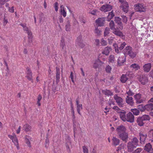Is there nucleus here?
I'll list each match as a JSON object with an SVG mask.
<instances>
[{
    "mask_svg": "<svg viewBox=\"0 0 153 153\" xmlns=\"http://www.w3.org/2000/svg\"><path fill=\"white\" fill-rule=\"evenodd\" d=\"M126 130L125 127L123 125L118 126L116 129L119 137L125 143L127 142L128 138V134Z\"/></svg>",
    "mask_w": 153,
    "mask_h": 153,
    "instance_id": "nucleus-1",
    "label": "nucleus"
},
{
    "mask_svg": "<svg viewBox=\"0 0 153 153\" xmlns=\"http://www.w3.org/2000/svg\"><path fill=\"white\" fill-rule=\"evenodd\" d=\"M139 140L136 137H134L132 139L131 141L128 142L127 144L128 151L131 152L134 151V149L138 146V143Z\"/></svg>",
    "mask_w": 153,
    "mask_h": 153,
    "instance_id": "nucleus-2",
    "label": "nucleus"
},
{
    "mask_svg": "<svg viewBox=\"0 0 153 153\" xmlns=\"http://www.w3.org/2000/svg\"><path fill=\"white\" fill-rule=\"evenodd\" d=\"M149 120L150 117L148 115H143L142 116L138 117L137 118L136 122L138 126H141L144 125V121Z\"/></svg>",
    "mask_w": 153,
    "mask_h": 153,
    "instance_id": "nucleus-3",
    "label": "nucleus"
},
{
    "mask_svg": "<svg viewBox=\"0 0 153 153\" xmlns=\"http://www.w3.org/2000/svg\"><path fill=\"white\" fill-rule=\"evenodd\" d=\"M132 48L130 46H128L124 50L125 54L128 55L131 58H133L136 56V54L133 52L132 51Z\"/></svg>",
    "mask_w": 153,
    "mask_h": 153,
    "instance_id": "nucleus-4",
    "label": "nucleus"
},
{
    "mask_svg": "<svg viewBox=\"0 0 153 153\" xmlns=\"http://www.w3.org/2000/svg\"><path fill=\"white\" fill-rule=\"evenodd\" d=\"M139 136L140 137V142L141 144L142 143H144L145 141L148 139V134H146L142 132H141L139 133Z\"/></svg>",
    "mask_w": 153,
    "mask_h": 153,
    "instance_id": "nucleus-5",
    "label": "nucleus"
},
{
    "mask_svg": "<svg viewBox=\"0 0 153 153\" xmlns=\"http://www.w3.org/2000/svg\"><path fill=\"white\" fill-rule=\"evenodd\" d=\"M121 20V19L119 17H115L114 18V21L117 24V28L122 30L123 28V24Z\"/></svg>",
    "mask_w": 153,
    "mask_h": 153,
    "instance_id": "nucleus-6",
    "label": "nucleus"
},
{
    "mask_svg": "<svg viewBox=\"0 0 153 153\" xmlns=\"http://www.w3.org/2000/svg\"><path fill=\"white\" fill-rule=\"evenodd\" d=\"M114 98L119 106L120 107L123 106V99L122 98L118 96L117 94L114 95Z\"/></svg>",
    "mask_w": 153,
    "mask_h": 153,
    "instance_id": "nucleus-7",
    "label": "nucleus"
},
{
    "mask_svg": "<svg viewBox=\"0 0 153 153\" xmlns=\"http://www.w3.org/2000/svg\"><path fill=\"white\" fill-rule=\"evenodd\" d=\"M82 36H79L77 37L76 42V46H78L81 48H83L85 46V44L82 42Z\"/></svg>",
    "mask_w": 153,
    "mask_h": 153,
    "instance_id": "nucleus-8",
    "label": "nucleus"
},
{
    "mask_svg": "<svg viewBox=\"0 0 153 153\" xmlns=\"http://www.w3.org/2000/svg\"><path fill=\"white\" fill-rule=\"evenodd\" d=\"M134 116L131 112H129L126 114V121L129 122L131 123L134 122Z\"/></svg>",
    "mask_w": 153,
    "mask_h": 153,
    "instance_id": "nucleus-9",
    "label": "nucleus"
},
{
    "mask_svg": "<svg viewBox=\"0 0 153 153\" xmlns=\"http://www.w3.org/2000/svg\"><path fill=\"white\" fill-rule=\"evenodd\" d=\"M134 9L136 11L141 12L145 11L144 8L142 4H136L134 5Z\"/></svg>",
    "mask_w": 153,
    "mask_h": 153,
    "instance_id": "nucleus-10",
    "label": "nucleus"
},
{
    "mask_svg": "<svg viewBox=\"0 0 153 153\" xmlns=\"http://www.w3.org/2000/svg\"><path fill=\"white\" fill-rule=\"evenodd\" d=\"M112 9V6L109 4H106L102 6L100 8V10L104 12L109 11Z\"/></svg>",
    "mask_w": 153,
    "mask_h": 153,
    "instance_id": "nucleus-11",
    "label": "nucleus"
},
{
    "mask_svg": "<svg viewBox=\"0 0 153 153\" xmlns=\"http://www.w3.org/2000/svg\"><path fill=\"white\" fill-rule=\"evenodd\" d=\"M139 81L143 85H145L148 81V79L146 76L142 75H140L138 78Z\"/></svg>",
    "mask_w": 153,
    "mask_h": 153,
    "instance_id": "nucleus-12",
    "label": "nucleus"
},
{
    "mask_svg": "<svg viewBox=\"0 0 153 153\" xmlns=\"http://www.w3.org/2000/svg\"><path fill=\"white\" fill-rule=\"evenodd\" d=\"M120 6L121 8L125 12L127 13L128 10L129 6L128 3L126 1L122 3Z\"/></svg>",
    "mask_w": 153,
    "mask_h": 153,
    "instance_id": "nucleus-13",
    "label": "nucleus"
},
{
    "mask_svg": "<svg viewBox=\"0 0 153 153\" xmlns=\"http://www.w3.org/2000/svg\"><path fill=\"white\" fill-rule=\"evenodd\" d=\"M144 150L148 153H153V148L150 143L146 144L144 147Z\"/></svg>",
    "mask_w": 153,
    "mask_h": 153,
    "instance_id": "nucleus-14",
    "label": "nucleus"
},
{
    "mask_svg": "<svg viewBox=\"0 0 153 153\" xmlns=\"http://www.w3.org/2000/svg\"><path fill=\"white\" fill-rule=\"evenodd\" d=\"M105 17L99 18L96 20V22L98 26H103L104 25L105 20Z\"/></svg>",
    "mask_w": 153,
    "mask_h": 153,
    "instance_id": "nucleus-15",
    "label": "nucleus"
},
{
    "mask_svg": "<svg viewBox=\"0 0 153 153\" xmlns=\"http://www.w3.org/2000/svg\"><path fill=\"white\" fill-rule=\"evenodd\" d=\"M27 71V76H26L28 80L31 81L32 83H33V81L32 79V73L31 70L28 68H26Z\"/></svg>",
    "mask_w": 153,
    "mask_h": 153,
    "instance_id": "nucleus-16",
    "label": "nucleus"
},
{
    "mask_svg": "<svg viewBox=\"0 0 153 153\" xmlns=\"http://www.w3.org/2000/svg\"><path fill=\"white\" fill-rule=\"evenodd\" d=\"M8 137L12 140V142L14 143L16 146L19 145L18 139L15 134H14L13 136L9 135Z\"/></svg>",
    "mask_w": 153,
    "mask_h": 153,
    "instance_id": "nucleus-17",
    "label": "nucleus"
},
{
    "mask_svg": "<svg viewBox=\"0 0 153 153\" xmlns=\"http://www.w3.org/2000/svg\"><path fill=\"white\" fill-rule=\"evenodd\" d=\"M141 94H137L134 96V97L136 100V103L137 104L143 102V100L140 99Z\"/></svg>",
    "mask_w": 153,
    "mask_h": 153,
    "instance_id": "nucleus-18",
    "label": "nucleus"
},
{
    "mask_svg": "<svg viewBox=\"0 0 153 153\" xmlns=\"http://www.w3.org/2000/svg\"><path fill=\"white\" fill-rule=\"evenodd\" d=\"M117 28H114L113 33L116 35L123 38L125 37V35L123 34L122 32L117 30Z\"/></svg>",
    "mask_w": 153,
    "mask_h": 153,
    "instance_id": "nucleus-19",
    "label": "nucleus"
},
{
    "mask_svg": "<svg viewBox=\"0 0 153 153\" xmlns=\"http://www.w3.org/2000/svg\"><path fill=\"white\" fill-rule=\"evenodd\" d=\"M125 61V58L124 59L122 57H119L117 60V65L120 66L123 65Z\"/></svg>",
    "mask_w": 153,
    "mask_h": 153,
    "instance_id": "nucleus-20",
    "label": "nucleus"
},
{
    "mask_svg": "<svg viewBox=\"0 0 153 153\" xmlns=\"http://www.w3.org/2000/svg\"><path fill=\"white\" fill-rule=\"evenodd\" d=\"M151 67V65L150 63L146 64L143 66V68L144 71L147 72H149L150 70Z\"/></svg>",
    "mask_w": 153,
    "mask_h": 153,
    "instance_id": "nucleus-21",
    "label": "nucleus"
},
{
    "mask_svg": "<svg viewBox=\"0 0 153 153\" xmlns=\"http://www.w3.org/2000/svg\"><path fill=\"white\" fill-rule=\"evenodd\" d=\"M126 102L131 105H132L134 103L133 101V98L132 97H130L129 96H128L126 98Z\"/></svg>",
    "mask_w": 153,
    "mask_h": 153,
    "instance_id": "nucleus-22",
    "label": "nucleus"
},
{
    "mask_svg": "<svg viewBox=\"0 0 153 153\" xmlns=\"http://www.w3.org/2000/svg\"><path fill=\"white\" fill-rule=\"evenodd\" d=\"M147 139L152 142H153V130H150L148 133Z\"/></svg>",
    "mask_w": 153,
    "mask_h": 153,
    "instance_id": "nucleus-23",
    "label": "nucleus"
},
{
    "mask_svg": "<svg viewBox=\"0 0 153 153\" xmlns=\"http://www.w3.org/2000/svg\"><path fill=\"white\" fill-rule=\"evenodd\" d=\"M120 114V117L121 119L123 121H126V111H120L119 112Z\"/></svg>",
    "mask_w": 153,
    "mask_h": 153,
    "instance_id": "nucleus-24",
    "label": "nucleus"
},
{
    "mask_svg": "<svg viewBox=\"0 0 153 153\" xmlns=\"http://www.w3.org/2000/svg\"><path fill=\"white\" fill-rule=\"evenodd\" d=\"M111 48L110 47H107L105 48L104 51L102 52V53L108 56V54L109 53L110 51H111Z\"/></svg>",
    "mask_w": 153,
    "mask_h": 153,
    "instance_id": "nucleus-25",
    "label": "nucleus"
},
{
    "mask_svg": "<svg viewBox=\"0 0 153 153\" xmlns=\"http://www.w3.org/2000/svg\"><path fill=\"white\" fill-rule=\"evenodd\" d=\"M102 92L105 95L108 96H111L113 95V93L110 90L108 89H105V90H102Z\"/></svg>",
    "mask_w": 153,
    "mask_h": 153,
    "instance_id": "nucleus-26",
    "label": "nucleus"
},
{
    "mask_svg": "<svg viewBox=\"0 0 153 153\" xmlns=\"http://www.w3.org/2000/svg\"><path fill=\"white\" fill-rule=\"evenodd\" d=\"M146 110L147 111H149L153 110V105L151 103H149L145 105Z\"/></svg>",
    "mask_w": 153,
    "mask_h": 153,
    "instance_id": "nucleus-27",
    "label": "nucleus"
},
{
    "mask_svg": "<svg viewBox=\"0 0 153 153\" xmlns=\"http://www.w3.org/2000/svg\"><path fill=\"white\" fill-rule=\"evenodd\" d=\"M60 47L62 48V50L65 51V45L64 39H62L60 44Z\"/></svg>",
    "mask_w": 153,
    "mask_h": 153,
    "instance_id": "nucleus-28",
    "label": "nucleus"
},
{
    "mask_svg": "<svg viewBox=\"0 0 153 153\" xmlns=\"http://www.w3.org/2000/svg\"><path fill=\"white\" fill-rule=\"evenodd\" d=\"M127 75H126L123 74L121 76L120 79V81L122 83H125L127 80L128 79V78L127 77Z\"/></svg>",
    "mask_w": 153,
    "mask_h": 153,
    "instance_id": "nucleus-29",
    "label": "nucleus"
},
{
    "mask_svg": "<svg viewBox=\"0 0 153 153\" xmlns=\"http://www.w3.org/2000/svg\"><path fill=\"white\" fill-rule=\"evenodd\" d=\"M112 140L113 144L114 146H116L118 145L120 143V140L116 137H113Z\"/></svg>",
    "mask_w": 153,
    "mask_h": 153,
    "instance_id": "nucleus-30",
    "label": "nucleus"
},
{
    "mask_svg": "<svg viewBox=\"0 0 153 153\" xmlns=\"http://www.w3.org/2000/svg\"><path fill=\"white\" fill-rule=\"evenodd\" d=\"M138 110L141 112H143L146 110L145 105L143 104H141L138 105L137 106Z\"/></svg>",
    "mask_w": 153,
    "mask_h": 153,
    "instance_id": "nucleus-31",
    "label": "nucleus"
},
{
    "mask_svg": "<svg viewBox=\"0 0 153 153\" xmlns=\"http://www.w3.org/2000/svg\"><path fill=\"white\" fill-rule=\"evenodd\" d=\"M70 22L69 20H68L65 25V30L66 31H69L70 30Z\"/></svg>",
    "mask_w": 153,
    "mask_h": 153,
    "instance_id": "nucleus-32",
    "label": "nucleus"
},
{
    "mask_svg": "<svg viewBox=\"0 0 153 153\" xmlns=\"http://www.w3.org/2000/svg\"><path fill=\"white\" fill-rule=\"evenodd\" d=\"M114 16V15L113 12V11L108 13V14L107 17L108 21H110Z\"/></svg>",
    "mask_w": 153,
    "mask_h": 153,
    "instance_id": "nucleus-33",
    "label": "nucleus"
},
{
    "mask_svg": "<svg viewBox=\"0 0 153 153\" xmlns=\"http://www.w3.org/2000/svg\"><path fill=\"white\" fill-rule=\"evenodd\" d=\"M24 129L26 132L30 131L31 129V127L28 124H26L23 127Z\"/></svg>",
    "mask_w": 153,
    "mask_h": 153,
    "instance_id": "nucleus-34",
    "label": "nucleus"
},
{
    "mask_svg": "<svg viewBox=\"0 0 153 153\" xmlns=\"http://www.w3.org/2000/svg\"><path fill=\"white\" fill-rule=\"evenodd\" d=\"M131 111L133 113L134 115H138L140 113L139 111L136 108L131 109Z\"/></svg>",
    "mask_w": 153,
    "mask_h": 153,
    "instance_id": "nucleus-35",
    "label": "nucleus"
},
{
    "mask_svg": "<svg viewBox=\"0 0 153 153\" xmlns=\"http://www.w3.org/2000/svg\"><path fill=\"white\" fill-rule=\"evenodd\" d=\"M125 147V146L124 144H121L118 148V149L117 150V151L119 152L120 150V152H122V151H123V149Z\"/></svg>",
    "mask_w": 153,
    "mask_h": 153,
    "instance_id": "nucleus-36",
    "label": "nucleus"
},
{
    "mask_svg": "<svg viewBox=\"0 0 153 153\" xmlns=\"http://www.w3.org/2000/svg\"><path fill=\"white\" fill-rule=\"evenodd\" d=\"M130 67L131 68H133L135 69V70H137L140 68V66L137 64L135 63L132 64L131 65Z\"/></svg>",
    "mask_w": 153,
    "mask_h": 153,
    "instance_id": "nucleus-37",
    "label": "nucleus"
},
{
    "mask_svg": "<svg viewBox=\"0 0 153 153\" xmlns=\"http://www.w3.org/2000/svg\"><path fill=\"white\" fill-rule=\"evenodd\" d=\"M115 25L114 21L113 20H111L109 23V26L111 29L114 30Z\"/></svg>",
    "mask_w": 153,
    "mask_h": 153,
    "instance_id": "nucleus-38",
    "label": "nucleus"
},
{
    "mask_svg": "<svg viewBox=\"0 0 153 153\" xmlns=\"http://www.w3.org/2000/svg\"><path fill=\"white\" fill-rule=\"evenodd\" d=\"M82 109V104L78 105L77 106V111L78 114L80 115H81V113H80V109Z\"/></svg>",
    "mask_w": 153,
    "mask_h": 153,
    "instance_id": "nucleus-39",
    "label": "nucleus"
},
{
    "mask_svg": "<svg viewBox=\"0 0 153 153\" xmlns=\"http://www.w3.org/2000/svg\"><path fill=\"white\" fill-rule=\"evenodd\" d=\"M25 141L27 146L29 147H31L30 142L28 139L27 138V136H26L25 137Z\"/></svg>",
    "mask_w": 153,
    "mask_h": 153,
    "instance_id": "nucleus-40",
    "label": "nucleus"
},
{
    "mask_svg": "<svg viewBox=\"0 0 153 153\" xmlns=\"http://www.w3.org/2000/svg\"><path fill=\"white\" fill-rule=\"evenodd\" d=\"M126 45V43L125 42H123V43L121 44L120 46H118V53H119V50L120 51L122 50L124 48V47Z\"/></svg>",
    "mask_w": 153,
    "mask_h": 153,
    "instance_id": "nucleus-41",
    "label": "nucleus"
},
{
    "mask_svg": "<svg viewBox=\"0 0 153 153\" xmlns=\"http://www.w3.org/2000/svg\"><path fill=\"white\" fill-rule=\"evenodd\" d=\"M33 45L32 39H28V43L26 44L25 45V46H31Z\"/></svg>",
    "mask_w": 153,
    "mask_h": 153,
    "instance_id": "nucleus-42",
    "label": "nucleus"
},
{
    "mask_svg": "<svg viewBox=\"0 0 153 153\" xmlns=\"http://www.w3.org/2000/svg\"><path fill=\"white\" fill-rule=\"evenodd\" d=\"M57 84H56V85H55L54 84V81L53 82V84L52 85V90L53 91V92H55L56 91H58L57 90Z\"/></svg>",
    "mask_w": 153,
    "mask_h": 153,
    "instance_id": "nucleus-43",
    "label": "nucleus"
},
{
    "mask_svg": "<svg viewBox=\"0 0 153 153\" xmlns=\"http://www.w3.org/2000/svg\"><path fill=\"white\" fill-rule=\"evenodd\" d=\"M142 149L139 148L137 149L134 151H133V153H143L142 152Z\"/></svg>",
    "mask_w": 153,
    "mask_h": 153,
    "instance_id": "nucleus-44",
    "label": "nucleus"
},
{
    "mask_svg": "<svg viewBox=\"0 0 153 153\" xmlns=\"http://www.w3.org/2000/svg\"><path fill=\"white\" fill-rule=\"evenodd\" d=\"M109 28L108 27H106L104 32V36H106L108 35V34H109Z\"/></svg>",
    "mask_w": 153,
    "mask_h": 153,
    "instance_id": "nucleus-45",
    "label": "nucleus"
},
{
    "mask_svg": "<svg viewBox=\"0 0 153 153\" xmlns=\"http://www.w3.org/2000/svg\"><path fill=\"white\" fill-rule=\"evenodd\" d=\"M26 33H27L28 35V39H32L33 36H32V33L30 30H28Z\"/></svg>",
    "mask_w": 153,
    "mask_h": 153,
    "instance_id": "nucleus-46",
    "label": "nucleus"
},
{
    "mask_svg": "<svg viewBox=\"0 0 153 153\" xmlns=\"http://www.w3.org/2000/svg\"><path fill=\"white\" fill-rule=\"evenodd\" d=\"M113 46L115 49V51L118 53V45L116 43H114L113 44Z\"/></svg>",
    "mask_w": 153,
    "mask_h": 153,
    "instance_id": "nucleus-47",
    "label": "nucleus"
},
{
    "mask_svg": "<svg viewBox=\"0 0 153 153\" xmlns=\"http://www.w3.org/2000/svg\"><path fill=\"white\" fill-rule=\"evenodd\" d=\"M114 58L113 55H110L109 58V61L112 63L114 62Z\"/></svg>",
    "mask_w": 153,
    "mask_h": 153,
    "instance_id": "nucleus-48",
    "label": "nucleus"
},
{
    "mask_svg": "<svg viewBox=\"0 0 153 153\" xmlns=\"http://www.w3.org/2000/svg\"><path fill=\"white\" fill-rule=\"evenodd\" d=\"M71 143L70 142H68L67 143H66V148L67 149V151L68 152H70L71 150L69 148V144H71Z\"/></svg>",
    "mask_w": 153,
    "mask_h": 153,
    "instance_id": "nucleus-49",
    "label": "nucleus"
},
{
    "mask_svg": "<svg viewBox=\"0 0 153 153\" xmlns=\"http://www.w3.org/2000/svg\"><path fill=\"white\" fill-rule=\"evenodd\" d=\"M111 68L109 65L107 66L105 68V71L106 72L108 73H110L111 72Z\"/></svg>",
    "mask_w": 153,
    "mask_h": 153,
    "instance_id": "nucleus-50",
    "label": "nucleus"
},
{
    "mask_svg": "<svg viewBox=\"0 0 153 153\" xmlns=\"http://www.w3.org/2000/svg\"><path fill=\"white\" fill-rule=\"evenodd\" d=\"M79 21L81 23H83V24H85V23L86 21L83 16H79Z\"/></svg>",
    "mask_w": 153,
    "mask_h": 153,
    "instance_id": "nucleus-51",
    "label": "nucleus"
},
{
    "mask_svg": "<svg viewBox=\"0 0 153 153\" xmlns=\"http://www.w3.org/2000/svg\"><path fill=\"white\" fill-rule=\"evenodd\" d=\"M61 14L64 17H65L66 16V13L64 9H63L60 11Z\"/></svg>",
    "mask_w": 153,
    "mask_h": 153,
    "instance_id": "nucleus-52",
    "label": "nucleus"
},
{
    "mask_svg": "<svg viewBox=\"0 0 153 153\" xmlns=\"http://www.w3.org/2000/svg\"><path fill=\"white\" fill-rule=\"evenodd\" d=\"M59 4L58 3L56 2L54 4V7L56 11H57L58 9Z\"/></svg>",
    "mask_w": 153,
    "mask_h": 153,
    "instance_id": "nucleus-53",
    "label": "nucleus"
},
{
    "mask_svg": "<svg viewBox=\"0 0 153 153\" xmlns=\"http://www.w3.org/2000/svg\"><path fill=\"white\" fill-rule=\"evenodd\" d=\"M122 17V19H123V22H125L126 24L128 20L126 16H123Z\"/></svg>",
    "mask_w": 153,
    "mask_h": 153,
    "instance_id": "nucleus-54",
    "label": "nucleus"
},
{
    "mask_svg": "<svg viewBox=\"0 0 153 153\" xmlns=\"http://www.w3.org/2000/svg\"><path fill=\"white\" fill-rule=\"evenodd\" d=\"M95 33L97 34L98 35H100L101 31L99 30L97 27L95 29Z\"/></svg>",
    "mask_w": 153,
    "mask_h": 153,
    "instance_id": "nucleus-55",
    "label": "nucleus"
},
{
    "mask_svg": "<svg viewBox=\"0 0 153 153\" xmlns=\"http://www.w3.org/2000/svg\"><path fill=\"white\" fill-rule=\"evenodd\" d=\"M43 14L42 13H41L39 15V22L41 23L42 20V18L43 16Z\"/></svg>",
    "mask_w": 153,
    "mask_h": 153,
    "instance_id": "nucleus-56",
    "label": "nucleus"
},
{
    "mask_svg": "<svg viewBox=\"0 0 153 153\" xmlns=\"http://www.w3.org/2000/svg\"><path fill=\"white\" fill-rule=\"evenodd\" d=\"M70 77L71 78V80L72 82L73 83L74 82V76H73V73L71 71V74L70 75Z\"/></svg>",
    "mask_w": 153,
    "mask_h": 153,
    "instance_id": "nucleus-57",
    "label": "nucleus"
},
{
    "mask_svg": "<svg viewBox=\"0 0 153 153\" xmlns=\"http://www.w3.org/2000/svg\"><path fill=\"white\" fill-rule=\"evenodd\" d=\"M83 152L84 153H88V149L85 146L83 147Z\"/></svg>",
    "mask_w": 153,
    "mask_h": 153,
    "instance_id": "nucleus-58",
    "label": "nucleus"
},
{
    "mask_svg": "<svg viewBox=\"0 0 153 153\" xmlns=\"http://www.w3.org/2000/svg\"><path fill=\"white\" fill-rule=\"evenodd\" d=\"M60 78V76L56 75V84H58Z\"/></svg>",
    "mask_w": 153,
    "mask_h": 153,
    "instance_id": "nucleus-59",
    "label": "nucleus"
},
{
    "mask_svg": "<svg viewBox=\"0 0 153 153\" xmlns=\"http://www.w3.org/2000/svg\"><path fill=\"white\" fill-rule=\"evenodd\" d=\"M127 94L128 95V96H132L134 94V93L132 92V91L129 89V91L127 92Z\"/></svg>",
    "mask_w": 153,
    "mask_h": 153,
    "instance_id": "nucleus-60",
    "label": "nucleus"
},
{
    "mask_svg": "<svg viewBox=\"0 0 153 153\" xmlns=\"http://www.w3.org/2000/svg\"><path fill=\"white\" fill-rule=\"evenodd\" d=\"M101 44L102 46H105L106 45V42L103 39H102L101 40Z\"/></svg>",
    "mask_w": 153,
    "mask_h": 153,
    "instance_id": "nucleus-61",
    "label": "nucleus"
},
{
    "mask_svg": "<svg viewBox=\"0 0 153 153\" xmlns=\"http://www.w3.org/2000/svg\"><path fill=\"white\" fill-rule=\"evenodd\" d=\"M9 11L11 13H13L14 11V7L13 6L12 7L10 8V7H9Z\"/></svg>",
    "mask_w": 153,
    "mask_h": 153,
    "instance_id": "nucleus-62",
    "label": "nucleus"
},
{
    "mask_svg": "<svg viewBox=\"0 0 153 153\" xmlns=\"http://www.w3.org/2000/svg\"><path fill=\"white\" fill-rule=\"evenodd\" d=\"M59 19L60 23H62L63 22V19L62 16H60Z\"/></svg>",
    "mask_w": 153,
    "mask_h": 153,
    "instance_id": "nucleus-63",
    "label": "nucleus"
},
{
    "mask_svg": "<svg viewBox=\"0 0 153 153\" xmlns=\"http://www.w3.org/2000/svg\"><path fill=\"white\" fill-rule=\"evenodd\" d=\"M149 103H151L153 105V98L151 99L148 101Z\"/></svg>",
    "mask_w": 153,
    "mask_h": 153,
    "instance_id": "nucleus-64",
    "label": "nucleus"
}]
</instances>
